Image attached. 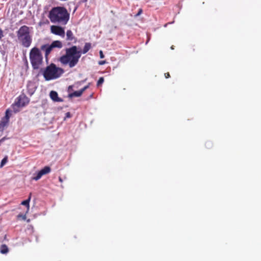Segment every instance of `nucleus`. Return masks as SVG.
I'll return each instance as SVG.
<instances>
[{"instance_id": "f257e3e1", "label": "nucleus", "mask_w": 261, "mask_h": 261, "mask_svg": "<svg viewBox=\"0 0 261 261\" xmlns=\"http://www.w3.org/2000/svg\"><path fill=\"white\" fill-rule=\"evenodd\" d=\"M65 54L61 56L58 61L63 66H68L71 68L75 66L79 63L81 56V52L79 51V47L72 45L65 49Z\"/></svg>"}, {"instance_id": "f03ea898", "label": "nucleus", "mask_w": 261, "mask_h": 261, "mask_svg": "<svg viewBox=\"0 0 261 261\" xmlns=\"http://www.w3.org/2000/svg\"><path fill=\"white\" fill-rule=\"evenodd\" d=\"M48 17L52 23L65 25L69 19V13L65 7H56L50 10Z\"/></svg>"}, {"instance_id": "7ed1b4c3", "label": "nucleus", "mask_w": 261, "mask_h": 261, "mask_svg": "<svg viewBox=\"0 0 261 261\" xmlns=\"http://www.w3.org/2000/svg\"><path fill=\"white\" fill-rule=\"evenodd\" d=\"M16 36L22 46L28 48L31 46L32 42V37L29 27L25 25L20 27L16 32Z\"/></svg>"}, {"instance_id": "20e7f679", "label": "nucleus", "mask_w": 261, "mask_h": 261, "mask_svg": "<svg viewBox=\"0 0 261 261\" xmlns=\"http://www.w3.org/2000/svg\"><path fill=\"white\" fill-rule=\"evenodd\" d=\"M40 71L45 80L48 81L60 77L63 73L64 70L62 68L58 67L55 64L51 63L45 68H41Z\"/></svg>"}, {"instance_id": "39448f33", "label": "nucleus", "mask_w": 261, "mask_h": 261, "mask_svg": "<svg viewBox=\"0 0 261 261\" xmlns=\"http://www.w3.org/2000/svg\"><path fill=\"white\" fill-rule=\"evenodd\" d=\"M30 63L34 70L39 69L43 64V56L39 48H32L29 53Z\"/></svg>"}, {"instance_id": "423d86ee", "label": "nucleus", "mask_w": 261, "mask_h": 261, "mask_svg": "<svg viewBox=\"0 0 261 261\" xmlns=\"http://www.w3.org/2000/svg\"><path fill=\"white\" fill-rule=\"evenodd\" d=\"M50 32L52 34L61 36L62 37H64L65 36L64 29L59 25H51L50 27Z\"/></svg>"}, {"instance_id": "0eeeda50", "label": "nucleus", "mask_w": 261, "mask_h": 261, "mask_svg": "<svg viewBox=\"0 0 261 261\" xmlns=\"http://www.w3.org/2000/svg\"><path fill=\"white\" fill-rule=\"evenodd\" d=\"M50 171V168L49 166H45L38 172L36 176L33 177V179L37 181L40 179L43 175L49 173Z\"/></svg>"}, {"instance_id": "6e6552de", "label": "nucleus", "mask_w": 261, "mask_h": 261, "mask_svg": "<svg viewBox=\"0 0 261 261\" xmlns=\"http://www.w3.org/2000/svg\"><path fill=\"white\" fill-rule=\"evenodd\" d=\"M30 100L24 94H21L18 98L16 105L18 107H24L29 103Z\"/></svg>"}, {"instance_id": "1a4fd4ad", "label": "nucleus", "mask_w": 261, "mask_h": 261, "mask_svg": "<svg viewBox=\"0 0 261 261\" xmlns=\"http://www.w3.org/2000/svg\"><path fill=\"white\" fill-rule=\"evenodd\" d=\"M36 89V86L35 85V84L32 82H29L27 86L28 94L30 96H32L35 92Z\"/></svg>"}, {"instance_id": "9d476101", "label": "nucleus", "mask_w": 261, "mask_h": 261, "mask_svg": "<svg viewBox=\"0 0 261 261\" xmlns=\"http://www.w3.org/2000/svg\"><path fill=\"white\" fill-rule=\"evenodd\" d=\"M40 49L42 50H43L45 51V57L46 60H47L48 56L51 53V50H53V48L51 46V44L49 45L48 44H44L41 46Z\"/></svg>"}, {"instance_id": "9b49d317", "label": "nucleus", "mask_w": 261, "mask_h": 261, "mask_svg": "<svg viewBox=\"0 0 261 261\" xmlns=\"http://www.w3.org/2000/svg\"><path fill=\"white\" fill-rule=\"evenodd\" d=\"M8 112V111L7 110L6 117L4 118L0 122V131L3 130L8 123L9 117H8L7 114Z\"/></svg>"}, {"instance_id": "f8f14e48", "label": "nucleus", "mask_w": 261, "mask_h": 261, "mask_svg": "<svg viewBox=\"0 0 261 261\" xmlns=\"http://www.w3.org/2000/svg\"><path fill=\"white\" fill-rule=\"evenodd\" d=\"M91 48V43L89 42H87L85 44L83 49L81 50L79 48V51L81 52V56L82 54H86Z\"/></svg>"}, {"instance_id": "ddd939ff", "label": "nucleus", "mask_w": 261, "mask_h": 261, "mask_svg": "<svg viewBox=\"0 0 261 261\" xmlns=\"http://www.w3.org/2000/svg\"><path fill=\"white\" fill-rule=\"evenodd\" d=\"M51 99L54 101H62V99L58 97V94L57 92L51 91L49 94Z\"/></svg>"}, {"instance_id": "4468645a", "label": "nucleus", "mask_w": 261, "mask_h": 261, "mask_svg": "<svg viewBox=\"0 0 261 261\" xmlns=\"http://www.w3.org/2000/svg\"><path fill=\"white\" fill-rule=\"evenodd\" d=\"M66 40L71 41L74 40V42L76 41V38L70 30H67L66 32Z\"/></svg>"}, {"instance_id": "2eb2a0df", "label": "nucleus", "mask_w": 261, "mask_h": 261, "mask_svg": "<svg viewBox=\"0 0 261 261\" xmlns=\"http://www.w3.org/2000/svg\"><path fill=\"white\" fill-rule=\"evenodd\" d=\"M51 45L53 48L55 47L61 48L63 47L62 43L59 40L54 41L51 43Z\"/></svg>"}, {"instance_id": "dca6fc26", "label": "nucleus", "mask_w": 261, "mask_h": 261, "mask_svg": "<svg viewBox=\"0 0 261 261\" xmlns=\"http://www.w3.org/2000/svg\"><path fill=\"white\" fill-rule=\"evenodd\" d=\"M83 93V92L81 89L79 91H74V92L70 93L69 94V97L70 98H72L73 97H80L82 95Z\"/></svg>"}, {"instance_id": "f3484780", "label": "nucleus", "mask_w": 261, "mask_h": 261, "mask_svg": "<svg viewBox=\"0 0 261 261\" xmlns=\"http://www.w3.org/2000/svg\"><path fill=\"white\" fill-rule=\"evenodd\" d=\"M0 252L2 254L7 253L9 252L8 246L5 244L2 245L0 247Z\"/></svg>"}, {"instance_id": "a211bd4d", "label": "nucleus", "mask_w": 261, "mask_h": 261, "mask_svg": "<svg viewBox=\"0 0 261 261\" xmlns=\"http://www.w3.org/2000/svg\"><path fill=\"white\" fill-rule=\"evenodd\" d=\"M31 194H30V196L28 199L24 200L21 202V204L25 205L28 209L29 208V202L31 199Z\"/></svg>"}, {"instance_id": "6ab92c4d", "label": "nucleus", "mask_w": 261, "mask_h": 261, "mask_svg": "<svg viewBox=\"0 0 261 261\" xmlns=\"http://www.w3.org/2000/svg\"><path fill=\"white\" fill-rule=\"evenodd\" d=\"M8 162V156H6L2 160L1 163V167H3Z\"/></svg>"}, {"instance_id": "aec40b11", "label": "nucleus", "mask_w": 261, "mask_h": 261, "mask_svg": "<svg viewBox=\"0 0 261 261\" xmlns=\"http://www.w3.org/2000/svg\"><path fill=\"white\" fill-rule=\"evenodd\" d=\"M104 82V79L103 77H100L97 82V86H99Z\"/></svg>"}, {"instance_id": "412c9836", "label": "nucleus", "mask_w": 261, "mask_h": 261, "mask_svg": "<svg viewBox=\"0 0 261 261\" xmlns=\"http://www.w3.org/2000/svg\"><path fill=\"white\" fill-rule=\"evenodd\" d=\"M142 13V9H139V10H138V12L137 13L134 14V16L135 17H137L139 15H140L141 13Z\"/></svg>"}, {"instance_id": "4be33fe9", "label": "nucleus", "mask_w": 261, "mask_h": 261, "mask_svg": "<svg viewBox=\"0 0 261 261\" xmlns=\"http://www.w3.org/2000/svg\"><path fill=\"white\" fill-rule=\"evenodd\" d=\"M106 63V61L105 60H103V61H99L98 62V64L99 65H104Z\"/></svg>"}, {"instance_id": "5701e85b", "label": "nucleus", "mask_w": 261, "mask_h": 261, "mask_svg": "<svg viewBox=\"0 0 261 261\" xmlns=\"http://www.w3.org/2000/svg\"><path fill=\"white\" fill-rule=\"evenodd\" d=\"M99 55H100V58L101 59H103V58H105V56H104L102 50H100V51H99Z\"/></svg>"}, {"instance_id": "b1692460", "label": "nucleus", "mask_w": 261, "mask_h": 261, "mask_svg": "<svg viewBox=\"0 0 261 261\" xmlns=\"http://www.w3.org/2000/svg\"><path fill=\"white\" fill-rule=\"evenodd\" d=\"M3 37H4L3 31L1 29H0V40L2 39V38Z\"/></svg>"}, {"instance_id": "393cba45", "label": "nucleus", "mask_w": 261, "mask_h": 261, "mask_svg": "<svg viewBox=\"0 0 261 261\" xmlns=\"http://www.w3.org/2000/svg\"><path fill=\"white\" fill-rule=\"evenodd\" d=\"M89 87V85L85 86L84 88H83L81 90L84 92L86 89H87Z\"/></svg>"}, {"instance_id": "a878e982", "label": "nucleus", "mask_w": 261, "mask_h": 261, "mask_svg": "<svg viewBox=\"0 0 261 261\" xmlns=\"http://www.w3.org/2000/svg\"><path fill=\"white\" fill-rule=\"evenodd\" d=\"M164 75L166 79L169 78L170 77V75L169 72L165 73Z\"/></svg>"}, {"instance_id": "bb28decb", "label": "nucleus", "mask_w": 261, "mask_h": 261, "mask_svg": "<svg viewBox=\"0 0 261 261\" xmlns=\"http://www.w3.org/2000/svg\"><path fill=\"white\" fill-rule=\"evenodd\" d=\"M66 117H67V118L71 117V114H70V112H67L66 113Z\"/></svg>"}, {"instance_id": "cd10ccee", "label": "nucleus", "mask_w": 261, "mask_h": 261, "mask_svg": "<svg viewBox=\"0 0 261 261\" xmlns=\"http://www.w3.org/2000/svg\"><path fill=\"white\" fill-rule=\"evenodd\" d=\"M18 217H22L23 219H25L26 218L25 215H18Z\"/></svg>"}, {"instance_id": "c85d7f7f", "label": "nucleus", "mask_w": 261, "mask_h": 261, "mask_svg": "<svg viewBox=\"0 0 261 261\" xmlns=\"http://www.w3.org/2000/svg\"><path fill=\"white\" fill-rule=\"evenodd\" d=\"M212 145V143L210 142H207L206 143V145H207V147H210V146H211Z\"/></svg>"}, {"instance_id": "c756f323", "label": "nucleus", "mask_w": 261, "mask_h": 261, "mask_svg": "<svg viewBox=\"0 0 261 261\" xmlns=\"http://www.w3.org/2000/svg\"><path fill=\"white\" fill-rule=\"evenodd\" d=\"M59 181L61 182H63V179H62V178L61 177H59Z\"/></svg>"}, {"instance_id": "7c9ffc66", "label": "nucleus", "mask_w": 261, "mask_h": 261, "mask_svg": "<svg viewBox=\"0 0 261 261\" xmlns=\"http://www.w3.org/2000/svg\"><path fill=\"white\" fill-rule=\"evenodd\" d=\"M87 1V0H81V2H83V3L86 2Z\"/></svg>"}, {"instance_id": "2f4dec72", "label": "nucleus", "mask_w": 261, "mask_h": 261, "mask_svg": "<svg viewBox=\"0 0 261 261\" xmlns=\"http://www.w3.org/2000/svg\"><path fill=\"white\" fill-rule=\"evenodd\" d=\"M70 89H72V86H70L69 87H68V90H70Z\"/></svg>"}, {"instance_id": "473e14b6", "label": "nucleus", "mask_w": 261, "mask_h": 261, "mask_svg": "<svg viewBox=\"0 0 261 261\" xmlns=\"http://www.w3.org/2000/svg\"><path fill=\"white\" fill-rule=\"evenodd\" d=\"M171 49H174V48H173V46H171Z\"/></svg>"}]
</instances>
